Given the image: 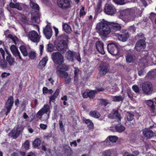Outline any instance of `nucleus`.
Instances as JSON below:
<instances>
[{"label":"nucleus","mask_w":156,"mask_h":156,"mask_svg":"<svg viewBox=\"0 0 156 156\" xmlns=\"http://www.w3.org/2000/svg\"><path fill=\"white\" fill-rule=\"evenodd\" d=\"M146 103L150 107L151 110V112H154V111L155 110V106L154 101L151 100H149L147 101Z\"/></svg>","instance_id":"f704fd0d"},{"label":"nucleus","mask_w":156,"mask_h":156,"mask_svg":"<svg viewBox=\"0 0 156 156\" xmlns=\"http://www.w3.org/2000/svg\"><path fill=\"white\" fill-rule=\"evenodd\" d=\"M22 146H23L24 148L26 150H27L29 148L30 144L28 140H26L24 142Z\"/></svg>","instance_id":"8fccbe9b"},{"label":"nucleus","mask_w":156,"mask_h":156,"mask_svg":"<svg viewBox=\"0 0 156 156\" xmlns=\"http://www.w3.org/2000/svg\"><path fill=\"white\" fill-rule=\"evenodd\" d=\"M56 74L59 77L61 78H66L68 76V74L67 72L60 69H57Z\"/></svg>","instance_id":"4be33fe9"},{"label":"nucleus","mask_w":156,"mask_h":156,"mask_svg":"<svg viewBox=\"0 0 156 156\" xmlns=\"http://www.w3.org/2000/svg\"><path fill=\"white\" fill-rule=\"evenodd\" d=\"M83 51L84 54L87 55H89L93 51V48L92 47H90L88 49L85 48V47L83 48Z\"/></svg>","instance_id":"37998d69"},{"label":"nucleus","mask_w":156,"mask_h":156,"mask_svg":"<svg viewBox=\"0 0 156 156\" xmlns=\"http://www.w3.org/2000/svg\"><path fill=\"white\" fill-rule=\"evenodd\" d=\"M129 33L126 29H122L118 34V38L119 40L122 42H125L128 39Z\"/></svg>","instance_id":"6e6552de"},{"label":"nucleus","mask_w":156,"mask_h":156,"mask_svg":"<svg viewBox=\"0 0 156 156\" xmlns=\"http://www.w3.org/2000/svg\"><path fill=\"white\" fill-rule=\"evenodd\" d=\"M147 76L149 78L151 79L156 76V73L154 70H151L148 73Z\"/></svg>","instance_id":"a18cd8bd"},{"label":"nucleus","mask_w":156,"mask_h":156,"mask_svg":"<svg viewBox=\"0 0 156 156\" xmlns=\"http://www.w3.org/2000/svg\"><path fill=\"white\" fill-rule=\"evenodd\" d=\"M59 125L60 130L62 132H64L65 130V129L64 128V126L63 125L62 121L59 120Z\"/></svg>","instance_id":"13d9d810"},{"label":"nucleus","mask_w":156,"mask_h":156,"mask_svg":"<svg viewBox=\"0 0 156 156\" xmlns=\"http://www.w3.org/2000/svg\"><path fill=\"white\" fill-rule=\"evenodd\" d=\"M114 2L117 4L123 5L125 4L124 0H113Z\"/></svg>","instance_id":"6e6d98bb"},{"label":"nucleus","mask_w":156,"mask_h":156,"mask_svg":"<svg viewBox=\"0 0 156 156\" xmlns=\"http://www.w3.org/2000/svg\"><path fill=\"white\" fill-rule=\"evenodd\" d=\"M116 131L119 133H122L125 131V127L121 124H118L115 126Z\"/></svg>","instance_id":"7c9ffc66"},{"label":"nucleus","mask_w":156,"mask_h":156,"mask_svg":"<svg viewBox=\"0 0 156 156\" xmlns=\"http://www.w3.org/2000/svg\"><path fill=\"white\" fill-rule=\"evenodd\" d=\"M121 24L115 22H108L106 21H101L97 24L96 29L102 39L107 37L111 32V29L113 31H116L121 30Z\"/></svg>","instance_id":"f257e3e1"},{"label":"nucleus","mask_w":156,"mask_h":156,"mask_svg":"<svg viewBox=\"0 0 156 156\" xmlns=\"http://www.w3.org/2000/svg\"><path fill=\"white\" fill-rule=\"evenodd\" d=\"M142 90L143 91L147 94L152 93L153 90L151 84L149 82H145L142 85Z\"/></svg>","instance_id":"9b49d317"},{"label":"nucleus","mask_w":156,"mask_h":156,"mask_svg":"<svg viewBox=\"0 0 156 156\" xmlns=\"http://www.w3.org/2000/svg\"><path fill=\"white\" fill-rule=\"evenodd\" d=\"M123 98L121 96H115L113 98V101L115 102L122 101Z\"/></svg>","instance_id":"864d4df0"},{"label":"nucleus","mask_w":156,"mask_h":156,"mask_svg":"<svg viewBox=\"0 0 156 156\" xmlns=\"http://www.w3.org/2000/svg\"><path fill=\"white\" fill-rule=\"evenodd\" d=\"M102 5V2L101 1H99L97 5L96 8L95 9V10L96 12L98 13H100L101 11V7Z\"/></svg>","instance_id":"de8ad7c7"},{"label":"nucleus","mask_w":156,"mask_h":156,"mask_svg":"<svg viewBox=\"0 0 156 156\" xmlns=\"http://www.w3.org/2000/svg\"><path fill=\"white\" fill-rule=\"evenodd\" d=\"M41 141L39 138L35 139L33 142V145L34 147L39 146L41 144Z\"/></svg>","instance_id":"58836bf2"},{"label":"nucleus","mask_w":156,"mask_h":156,"mask_svg":"<svg viewBox=\"0 0 156 156\" xmlns=\"http://www.w3.org/2000/svg\"><path fill=\"white\" fill-rule=\"evenodd\" d=\"M118 139L117 136H109L104 141V142L106 143L107 144V143L109 142V141L112 143H115L117 142Z\"/></svg>","instance_id":"5701e85b"},{"label":"nucleus","mask_w":156,"mask_h":156,"mask_svg":"<svg viewBox=\"0 0 156 156\" xmlns=\"http://www.w3.org/2000/svg\"><path fill=\"white\" fill-rule=\"evenodd\" d=\"M20 135V134H19L16 130L14 129L12 130L8 134V135L9 136L15 139L17 138Z\"/></svg>","instance_id":"bb28decb"},{"label":"nucleus","mask_w":156,"mask_h":156,"mask_svg":"<svg viewBox=\"0 0 156 156\" xmlns=\"http://www.w3.org/2000/svg\"><path fill=\"white\" fill-rule=\"evenodd\" d=\"M10 49L13 55L15 57L18 56L19 58L21 60H23L20 52L17 48L16 46L14 45H12L10 48Z\"/></svg>","instance_id":"a211bd4d"},{"label":"nucleus","mask_w":156,"mask_h":156,"mask_svg":"<svg viewBox=\"0 0 156 156\" xmlns=\"http://www.w3.org/2000/svg\"><path fill=\"white\" fill-rule=\"evenodd\" d=\"M49 110V105L48 104H44L43 107L41 108L36 114V117L39 118L40 119L44 114L47 113Z\"/></svg>","instance_id":"f8f14e48"},{"label":"nucleus","mask_w":156,"mask_h":156,"mask_svg":"<svg viewBox=\"0 0 156 156\" xmlns=\"http://www.w3.org/2000/svg\"><path fill=\"white\" fill-rule=\"evenodd\" d=\"M62 29L67 34H70L72 31L70 26L67 23H62Z\"/></svg>","instance_id":"c85d7f7f"},{"label":"nucleus","mask_w":156,"mask_h":156,"mask_svg":"<svg viewBox=\"0 0 156 156\" xmlns=\"http://www.w3.org/2000/svg\"><path fill=\"white\" fill-rule=\"evenodd\" d=\"M48 61V58L47 56L43 57L39 63L38 68L40 69H42L45 66Z\"/></svg>","instance_id":"b1692460"},{"label":"nucleus","mask_w":156,"mask_h":156,"mask_svg":"<svg viewBox=\"0 0 156 156\" xmlns=\"http://www.w3.org/2000/svg\"><path fill=\"white\" fill-rule=\"evenodd\" d=\"M14 99L12 96L9 97L6 102L4 106L5 115L7 116L10 113L14 103Z\"/></svg>","instance_id":"39448f33"},{"label":"nucleus","mask_w":156,"mask_h":156,"mask_svg":"<svg viewBox=\"0 0 156 156\" xmlns=\"http://www.w3.org/2000/svg\"><path fill=\"white\" fill-rule=\"evenodd\" d=\"M131 112H127L128 114L127 115V120L128 121H132L134 119V115L131 113Z\"/></svg>","instance_id":"c03bdc74"},{"label":"nucleus","mask_w":156,"mask_h":156,"mask_svg":"<svg viewBox=\"0 0 156 156\" xmlns=\"http://www.w3.org/2000/svg\"><path fill=\"white\" fill-rule=\"evenodd\" d=\"M57 68L58 69L66 71L69 69V66L68 65L62 63L61 65H58L57 66Z\"/></svg>","instance_id":"473e14b6"},{"label":"nucleus","mask_w":156,"mask_h":156,"mask_svg":"<svg viewBox=\"0 0 156 156\" xmlns=\"http://www.w3.org/2000/svg\"><path fill=\"white\" fill-rule=\"evenodd\" d=\"M48 89L47 87H44L42 89L43 94H47L48 93Z\"/></svg>","instance_id":"338daca9"},{"label":"nucleus","mask_w":156,"mask_h":156,"mask_svg":"<svg viewBox=\"0 0 156 156\" xmlns=\"http://www.w3.org/2000/svg\"><path fill=\"white\" fill-rule=\"evenodd\" d=\"M101 102L102 104L105 106H106L108 104V102L107 100L105 99H102L101 100Z\"/></svg>","instance_id":"69168bd1"},{"label":"nucleus","mask_w":156,"mask_h":156,"mask_svg":"<svg viewBox=\"0 0 156 156\" xmlns=\"http://www.w3.org/2000/svg\"><path fill=\"white\" fill-rule=\"evenodd\" d=\"M132 21L134 20L136 16H141L142 12L136 7L129 9Z\"/></svg>","instance_id":"9d476101"},{"label":"nucleus","mask_w":156,"mask_h":156,"mask_svg":"<svg viewBox=\"0 0 156 156\" xmlns=\"http://www.w3.org/2000/svg\"><path fill=\"white\" fill-rule=\"evenodd\" d=\"M30 4L32 9H35L38 10H39V6L37 3L32 1H30Z\"/></svg>","instance_id":"49530a36"},{"label":"nucleus","mask_w":156,"mask_h":156,"mask_svg":"<svg viewBox=\"0 0 156 156\" xmlns=\"http://www.w3.org/2000/svg\"><path fill=\"white\" fill-rule=\"evenodd\" d=\"M133 90L136 93H139V88L138 86L136 85H133L132 87Z\"/></svg>","instance_id":"680f3d73"},{"label":"nucleus","mask_w":156,"mask_h":156,"mask_svg":"<svg viewBox=\"0 0 156 156\" xmlns=\"http://www.w3.org/2000/svg\"><path fill=\"white\" fill-rule=\"evenodd\" d=\"M135 47L138 51H140L142 49H144L146 47L145 41L143 39H140L136 42Z\"/></svg>","instance_id":"dca6fc26"},{"label":"nucleus","mask_w":156,"mask_h":156,"mask_svg":"<svg viewBox=\"0 0 156 156\" xmlns=\"http://www.w3.org/2000/svg\"><path fill=\"white\" fill-rule=\"evenodd\" d=\"M51 58L55 65H61L64 61L63 56L61 53L58 51L53 52L51 55Z\"/></svg>","instance_id":"7ed1b4c3"},{"label":"nucleus","mask_w":156,"mask_h":156,"mask_svg":"<svg viewBox=\"0 0 156 156\" xmlns=\"http://www.w3.org/2000/svg\"><path fill=\"white\" fill-rule=\"evenodd\" d=\"M0 66L2 69L6 68L7 67V63L5 58H0Z\"/></svg>","instance_id":"4c0bfd02"},{"label":"nucleus","mask_w":156,"mask_h":156,"mask_svg":"<svg viewBox=\"0 0 156 156\" xmlns=\"http://www.w3.org/2000/svg\"><path fill=\"white\" fill-rule=\"evenodd\" d=\"M85 123L87 124V126L89 129L91 130L94 128V124L91 121L90 119H86L85 121Z\"/></svg>","instance_id":"e433bc0d"},{"label":"nucleus","mask_w":156,"mask_h":156,"mask_svg":"<svg viewBox=\"0 0 156 156\" xmlns=\"http://www.w3.org/2000/svg\"><path fill=\"white\" fill-rule=\"evenodd\" d=\"M127 92L129 98L131 99L133 98V93L130 90L127 91Z\"/></svg>","instance_id":"0e129e2a"},{"label":"nucleus","mask_w":156,"mask_h":156,"mask_svg":"<svg viewBox=\"0 0 156 156\" xmlns=\"http://www.w3.org/2000/svg\"><path fill=\"white\" fill-rule=\"evenodd\" d=\"M76 55V52L69 50L66 52V57L69 60L73 62L74 61V57Z\"/></svg>","instance_id":"aec40b11"},{"label":"nucleus","mask_w":156,"mask_h":156,"mask_svg":"<svg viewBox=\"0 0 156 156\" xmlns=\"http://www.w3.org/2000/svg\"><path fill=\"white\" fill-rule=\"evenodd\" d=\"M90 116L95 118H99L101 116L100 113L97 111L94 110L91 111L89 113Z\"/></svg>","instance_id":"2f4dec72"},{"label":"nucleus","mask_w":156,"mask_h":156,"mask_svg":"<svg viewBox=\"0 0 156 156\" xmlns=\"http://www.w3.org/2000/svg\"><path fill=\"white\" fill-rule=\"evenodd\" d=\"M144 35L142 33H140L138 34L135 37V39L136 40L139 39L144 38Z\"/></svg>","instance_id":"5fc2aeb1"},{"label":"nucleus","mask_w":156,"mask_h":156,"mask_svg":"<svg viewBox=\"0 0 156 156\" xmlns=\"http://www.w3.org/2000/svg\"><path fill=\"white\" fill-rule=\"evenodd\" d=\"M46 51L48 52H51L53 51L54 50V46L51 43L47 44L46 46Z\"/></svg>","instance_id":"a19ab883"},{"label":"nucleus","mask_w":156,"mask_h":156,"mask_svg":"<svg viewBox=\"0 0 156 156\" xmlns=\"http://www.w3.org/2000/svg\"><path fill=\"white\" fill-rule=\"evenodd\" d=\"M10 74L9 73H7L5 72H3L2 73L1 75V77L2 78L7 77L8 76H10Z\"/></svg>","instance_id":"052dcab7"},{"label":"nucleus","mask_w":156,"mask_h":156,"mask_svg":"<svg viewBox=\"0 0 156 156\" xmlns=\"http://www.w3.org/2000/svg\"><path fill=\"white\" fill-rule=\"evenodd\" d=\"M96 47L97 50L99 52L103 55L105 54L104 44L102 41H97L96 43Z\"/></svg>","instance_id":"6ab92c4d"},{"label":"nucleus","mask_w":156,"mask_h":156,"mask_svg":"<svg viewBox=\"0 0 156 156\" xmlns=\"http://www.w3.org/2000/svg\"><path fill=\"white\" fill-rule=\"evenodd\" d=\"M9 6L11 8H16L19 10L21 9L19 3H12V2H11L9 4Z\"/></svg>","instance_id":"c9c22d12"},{"label":"nucleus","mask_w":156,"mask_h":156,"mask_svg":"<svg viewBox=\"0 0 156 156\" xmlns=\"http://www.w3.org/2000/svg\"><path fill=\"white\" fill-rule=\"evenodd\" d=\"M126 58L127 62L129 63L133 62L136 58L135 56L134 55L131 54H127Z\"/></svg>","instance_id":"a878e982"},{"label":"nucleus","mask_w":156,"mask_h":156,"mask_svg":"<svg viewBox=\"0 0 156 156\" xmlns=\"http://www.w3.org/2000/svg\"><path fill=\"white\" fill-rule=\"evenodd\" d=\"M56 48L59 52L63 54L66 51L68 48L67 43L58 41L56 46Z\"/></svg>","instance_id":"423d86ee"},{"label":"nucleus","mask_w":156,"mask_h":156,"mask_svg":"<svg viewBox=\"0 0 156 156\" xmlns=\"http://www.w3.org/2000/svg\"><path fill=\"white\" fill-rule=\"evenodd\" d=\"M65 79V84H69L71 80V78L69 77Z\"/></svg>","instance_id":"774afa93"},{"label":"nucleus","mask_w":156,"mask_h":156,"mask_svg":"<svg viewBox=\"0 0 156 156\" xmlns=\"http://www.w3.org/2000/svg\"><path fill=\"white\" fill-rule=\"evenodd\" d=\"M24 128V127L23 125L21 124H19L18 125L16 130L19 134L20 135L21 133L23 132Z\"/></svg>","instance_id":"79ce46f5"},{"label":"nucleus","mask_w":156,"mask_h":156,"mask_svg":"<svg viewBox=\"0 0 156 156\" xmlns=\"http://www.w3.org/2000/svg\"><path fill=\"white\" fill-rule=\"evenodd\" d=\"M19 49L21 53L24 56L26 57L28 55V52L25 46L23 45H21Z\"/></svg>","instance_id":"c756f323"},{"label":"nucleus","mask_w":156,"mask_h":156,"mask_svg":"<svg viewBox=\"0 0 156 156\" xmlns=\"http://www.w3.org/2000/svg\"><path fill=\"white\" fill-rule=\"evenodd\" d=\"M57 98L56 96L52 95L49 97V103L50 104L51 102L52 101L54 102L55 99Z\"/></svg>","instance_id":"e2e57ef3"},{"label":"nucleus","mask_w":156,"mask_h":156,"mask_svg":"<svg viewBox=\"0 0 156 156\" xmlns=\"http://www.w3.org/2000/svg\"><path fill=\"white\" fill-rule=\"evenodd\" d=\"M28 37L30 40L34 42L38 43L40 41V37L35 31L32 30L30 31Z\"/></svg>","instance_id":"1a4fd4ad"},{"label":"nucleus","mask_w":156,"mask_h":156,"mask_svg":"<svg viewBox=\"0 0 156 156\" xmlns=\"http://www.w3.org/2000/svg\"><path fill=\"white\" fill-rule=\"evenodd\" d=\"M28 55L31 60L34 59L35 58L36 53L34 51H31L29 53H28Z\"/></svg>","instance_id":"09e8293b"},{"label":"nucleus","mask_w":156,"mask_h":156,"mask_svg":"<svg viewBox=\"0 0 156 156\" xmlns=\"http://www.w3.org/2000/svg\"><path fill=\"white\" fill-rule=\"evenodd\" d=\"M43 32L46 38L48 39H50L52 35V29L48 24H47L45 28L43 29Z\"/></svg>","instance_id":"f3484780"},{"label":"nucleus","mask_w":156,"mask_h":156,"mask_svg":"<svg viewBox=\"0 0 156 156\" xmlns=\"http://www.w3.org/2000/svg\"><path fill=\"white\" fill-rule=\"evenodd\" d=\"M143 134L147 139H151L154 137V132L152 131L145 129L143 131Z\"/></svg>","instance_id":"412c9836"},{"label":"nucleus","mask_w":156,"mask_h":156,"mask_svg":"<svg viewBox=\"0 0 156 156\" xmlns=\"http://www.w3.org/2000/svg\"><path fill=\"white\" fill-rule=\"evenodd\" d=\"M111 152L109 150L105 151L102 153L103 156H111Z\"/></svg>","instance_id":"4d7b16f0"},{"label":"nucleus","mask_w":156,"mask_h":156,"mask_svg":"<svg viewBox=\"0 0 156 156\" xmlns=\"http://www.w3.org/2000/svg\"><path fill=\"white\" fill-rule=\"evenodd\" d=\"M6 52L8 54V55L6 57V60L9 63V65L10 66H12L13 65L15 62L14 58H13L11 55L9 54L7 51H6Z\"/></svg>","instance_id":"393cba45"},{"label":"nucleus","mask_w":156,"mask_h":156,"mask_svg":"<svg viewBox=\"0 0 156 156\" xmlns=\"http://www.w3.org/2000/svg\"><path fill=\"white\" fill-rule=\"evenodd\" d=\"M107 48L108 52L113 55H118L120 51V49L118 44L113 43H108Z\"/></svg>","instance_id":"20e7f679"},{"label":"nucleus","mask_w":156,"mask_h":156,"mask_svg":"<svg viewBox=\"0 0 156 156\" xmlns=\"http://www.w3.org/2000/svg\"><path fill=\"white\" fill-rule=\"evenodd\" d=\"M65 154L67 156H71L73 153V151L69 146L66 147L65 148Z\"/></svg>","instance_id":"72a5a7b5"},{"label":"nucleus","mask_w":156,"mask_h":156,"mask_svg":"<svg viewBox=\"0 0 156 156\" xmlns=\"http://www.w3.org/2000/svg\"><path fill=\"white\" fill-rule=\"evenodd\" d=\"M117 15L126 23L132 21L129 9L120 10L117 12Z\"/></svg>","instance_id":"f03ea898"},{"label":"nucleus","mask_w":156,"mask_h":156,"mask_svg":"<svg viewBox=\"0 0 156 156\" xmlns=\"http://www.w3.org/2000/svg\"><path fill=\"white\" fill-rule=\"evenodd\" d=\"M104 11L106 14L112 16L116 13V10L113 5L106 4L105 6Z\"/></svg>","instance_id":"0eeeda50"},{"label":"nucleus","mask_w":156,"mask_h":156,"mask_svg":"<svg viewBox=\"0 0 156 156\" xmlns=\"http://www.w3.org/2000/svg\"><path fill=\"white\" fill-rule=\"evenodd\" d=\"M49 110V105L48 104H44L43 107L41 108L36 114V117L39 118L40 119L44 114L47 113Z\"/></svg>","instance_id":"ddd939ff"},{"label":"nucleus","mask_w":156,"mask_h":156,"mask_svg":"<svg viewBox=\"0 0 156 156\" xmlns=\"http://www.w3.org/2000/svg\"><path fill=\"white\" fill-rule=\"evenodd\" d=\"M109 64L106 63L101 64L100 66V68L99 73L101 76H104L109 70Z\"/></svg>","instance_id":"2eb2a0df"},{"label":"nucleus","mask_w":156,"mask_h":156,"mask_svg":"<svg viewBox=\"0 0 156 156\" xmlns=\"http://www.w3.org/2000/svg\"><path fill=\"white\" fill-rule=\"evenodd\" d=\"M129 30L131 33H134L136 30V28L134 26H131L129 27Z\"/></svg>","instance_id":"bf43d9fd"},{"label":"nucleus","mask_w":156,"mask_h":156,"mask_svg":"<svg viewBox=\"0 0 156 156\" xmlns=\"http://www.w3.org/2000/svg\"><path fill=\"white\" fill-rule=\"evenodd\" d=\"M58 39L59 41L67 43L69 41V37L68 35L63 34L59 36L58 37Z\"/></svg>","instance_id":"cd10ccee"},{"label":"nucleus","mask_w":156,"mask_h":156,"mask_svg":"<svg viewBox=\"0 0 156 156\" xmlns=\"http://www.w3.org/2000/svg\"><path fill=\"white\" fill-rule=\"evenodd\" d=\"M84 9L85 7L83 6H82L80 9L79 13L80 16V17L86 15V12L84 11Z\"/></svg>","instance_id":"3c124183"},{"label":"nucleus","mask_w":156,"mask_h":156,"mask_svg":"<svg viewBox=\"0 0 156 156\" xmlns=\"http://www.w3.org/2000/svg\"><path fill=\"white\" fill-rule=\"evenodd\" d=\"M114 117L115 116L118 121H120L121 119L120 114L119 113L118 110H113Z\"/></svg>","instance_id":"ea45409f"},{"label":"nucleus","mask_w":156,"mask_h":156,"mask_svg":"<svg viewBox=\"0 0 156 156\" xmlns=\"http://www.w3.org/2000/svg\"><path fill=\"white\" fill-rule=\"evenodd\" d=\"M96 93L97 91L95 90H91L88 92L89 97L90 98H93L94 97L95 94Z\"/></svg>","instance_id":"603ef678"},{"label":"nucleus","mask_w":156,"mask_h":156,"mask_svg":"<svg viewBox=\"0 0 156 156\" xmlns=\"http://www.w3.org/2000/svg\"><path fill=\"white\" fill-rule=\"evenodd\" d=\"M70 0H59L57 4L59 7L65 9L70 7Z\"/></svg>","instance_id":"4468645a"}]
</instances>
